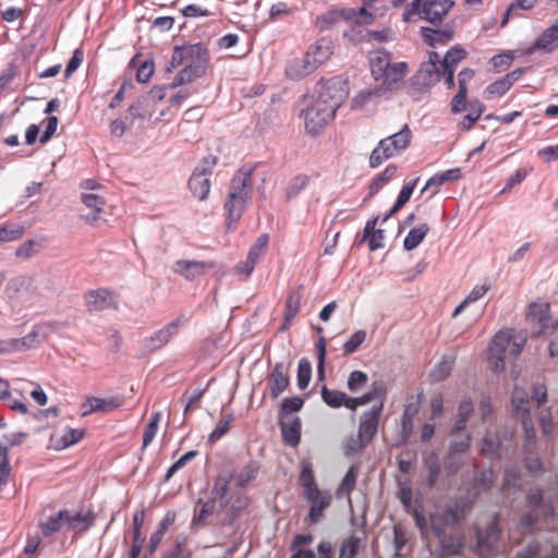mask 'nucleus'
<instances>
[{"label": "nucleus", "instance_id": "09e8293b", "mask_svg": "<svg viewBox=\"0 0 558 558\" xmlns=\"http://www.w3.org/2000/svg\"><path fill=\"white\" fill-rule=\"evenodd\" d=\"M311 377H312V364L307 359L303 357L299 361V366H298L296 383H298L299 389H301V390L306 389L310 384Z\"/></svg>", "mask_w": 558, "mask_h": 558}, {"label": "nucleus", "instance_id": "f03ea898", "mask_svg": "<svg viewBox=\"0 0 558 558\" xmlns=\"http://www.w3.org/2000/svg\"><path fill=\"white\" fill-rule=\"evenodd\" d=\"M253 171L254 167H243L236 171L231 180L228 199L225 203L229 230L241 219L251 198Z\"/></svg>", "mask_w": 558, "mask_h": 558}, {"label": "nucleus", "instance_id": "603ef678", "mask_svg": "<svg viewBox=\"0 0 558 558\" xmlns=\"http://www.w3.org/2000/svg\"><path fill=\"white\" fill-rule=\"evenodd\" d=\"M439 539L441 548L449 555H457L462 546V539L458 536L444 534L442 536H436Z\"/></svg>", "mask_w": 558, "mask_h": 558}, {"label": "nucleus", "instance_id": "72a5a7b5", "mask_svg": "<svg viewBox=\"0 0 558 558\" xmlns=\"http://www.w3.org/2000/svg\"><path fill=\"white\" fill-rule=\"evenodd\" d=\"M417 182L418 178L410 180L402 186L395 205L392 206L390 211L384 217V222L387 221L393 215H396L410 201Z\"/></svg>", "mask_w": 558, "mask_h": 558}, {"label": "nucleus", "instance_id": "6e6d98bb", "mask_svg": "<svg viewBox=\"0 0 558 558\" xmlns=\"http://www.w3.org/2000/svg\"><path fill=\"white\" fill-rule=\"evenodd\" d=\"M234 417L233 414H227L223 416L216 425L215 429L209 435V441L216 442L220 438H222L230 429V426L233 422Z\"/></svg>", "mask_w": 558, "mask_h": 558}, {"label": "nucleus", "instance_id": "a18cd8bd", "mask_svg": "<svg viewBox=\"0 0 558 558\" xmlns=\"http://www.w3.org/2000/svg\"><path fill=\"white\" fill-rule=\"evenodd\" d=\"M484 111V106L480 101L471 102L470 112L463 118L459 126L462 131H469L473 124L480 119Z\"/></svg>", "mask_w": 558, "mask_h": 558}, {"label": "nucleus", "instance_id": "ddd939ff", "mask_svg": "<svg viewBox=\"0 0 558 558\" xmlns=\"http://www.w3.org/2000/svg\"><path fill=\"white\" fill-rule=\"evenodd\" d=\"M512 341V330H500L495 335L492 340L488 359L493 363L495 372H501L505 369V357L508 348Z\"/></svg>", "mask_w": 558, "mask_h": 558}, {"label": "nucleus", "instance_id": "1a4fd4ad", "mask_svg": "<svg viewBox=\"0 0 558 558\" xmlns=\"http://www.w3.org/2000/svg\"><path fill=\"white\" fill-rule=\"evenodd\" d=\"M185 316L180 315L178 318L167 324L159 330L155 331L151 336L144 338L141 341V350L143 354L148 355L157 350H160L166 344L170 342V340L178 335L181 325L185 322Z\"/></svg>", "mask_w": 558, "mask_h": 558}, {"label": "nucleus", "instance_id": "a878e982", "mask_svg": "<svg viewBox=\"0 0 558 558\" xmlns=\"http://www.w3.org/2000/svg\"><path fill=\"white\" fill-rule=\"evenodd\" d=\"M318 65L314 63L313 58L306 52L301 59H294L287 68V74L291 78L304 77L313 73Z\"/></svg>", "mask_w": 558, "mask_h": 558}, {"label": "nucleus", "instance_id": "13d9d810", "mask_svg": "<svg viewBox=\"0 0 558 558\" xmlns=\"http://www.w3.org/2000/svg\"><path fill=\"white\" fill-rule=\"evenodd\" d=\"M361 539L356 536H350L344 539L341 548L339 558H354L359 551Z\"/></svg>", "mask_w": 558, "mask_h": 558}, {"label": "nucleus", "instance_id": "c756f323", "mask_svg": "<svg viewBox=\"0 0 558 558\" xmlns=\"http://www.w3.org/2000/svg\"><path fill=\"white\" fill-rule=\"evenodd\" d=\"M299 484L303 487V498H311L313 493L320 490L315 482L314 471L311 462H302Z\"/></svg>", "mask_w": 558, "mask_h": 558}, {"label": "nucleus", "instance_id": "bb28decb", "mask_svg": "<svg viewBox=\"0 0 558 558\" xmlns=\"http://www.w3.org/2000/svg\"><path fill=\"white\" fill-rule=\"evenodd\" d=\"M175 521V513L174 512H168L161 521L158 523L156 531L150 535L147 551L148 555H154L157 547L161 543L166 532L168 529L174 523Z\"/></svg>", "mask_w": 558, "mask_h": 558}, {"label": "nucleus", "instance_id": "dca6fc26", "mask_svg": "<svg viewBox=\"0 0 558 558\" xmlns=\"http://www.w3.org/2000/svg\"><path fill=\"white\" fill-rule=\"evenodd\" d=\"M270 397L277 399L290 385L289 369L283 363H276L268 376Z\"/></svg>", "mask_w": 558, "mask_h": 558}, {"label": "nucleus", "instance_id": "20e7f679", "mask_svg": "<svg viewBox=\"0 0 558 558\" xmlns=\"http://www.w3.org/2000/svg\"><path fill=\"white\" fill-rule=\"evenodd\" d=\"M411 140L412 132L409 125L404 124L399 132L379 141L371 154L369 166L377 168L385 160L399 155L410 146Z\"/></svg>", "mask_w": 558, "mask_h": 558}, {"label": "nucleus", "instance_id": "412c9836", "mask_svg": "<svg viewBox=\"0 0 558 558\" xmlns=\"http://www.w3.org/2000/svg\"><path fill=\"white\" fill-rule=\"evenodd\" d=\"M420 34L425 44L436 48L438 45H447L453 38L454 32L448 25L438 29L423 26L420 28Z\"/></svg>", "mask_w": 558, "mask_h": 558}, {"label": "nucleus", "instance_id": "2f4dec72", "mask_svg": "<svg viewBox=\"0 0 558 558\" xmlns=\"http://www.w3.org/2000/svg\"><path fill=\"white\" fill-rule=\"evenodd\" d=\"M185 51V56L187 58V64L192 65H202L203 71H205L206 64L208 62V50L207 48L201 44H194L183 47Z\"/></svg>", "mask_w": 558, "mask_h": 558}, {"label": "nucleus", "instance_id": "774afa93", "mask_svg": "<svg viewBox=\"0 0 558 558\" xmlns=\"http://www.w3.org/2000/svg\"><path fill=\"white\" fill-rule=\"evenodd\" d=\"M499 446L500 442L497 438L487 435L483 438L481 452L488 457L498 456Z\"/></svg>", "mask_w": 558, "mask_h": 558}, {"label": "nucleus", "instance_id": "39448f33", "mask_svg": "<svg viewBox=\"0 0 558 558\" xmlns=\"http://www.w3.org/2000/svg\"><path fill=\"white\" fill-rule=\"evenodd\" d=\"M471 505L466 501H457L453 506L437 508L429 514L432 531L435 536H442L447 529H457L470 511Z\"/></svg>", "mask_w": 558, "mask_h": 558}, {"label": "nucleus", "instance_id": "f3484780", "mask_svg": "<svg viewBox=\"0 0 558 558\" xmlns=\"http://www.w3.org/2000/svg\"><path fill=\"white\" fill-rule=\"evenodd\" d=\"M311 504L307 521L311 524L318 523L324 518V511L330 506L332 496L327 490H317L311 498H304Z\"/></svg>", "mask_w": 558, "mask_h": 558}, {"label": "nucleus", "instance_id": "5701e85b", "mask_svg": "<svg viewBox=\"0 0 558 558\" xmlns=\"http://www.w3.org/2000/svg\"><path fill=\"white\" fill-rule=\"evenodd\" d=\"M280 428L283 441L291 447H296L301 439V420L299 417H281Z\"/></svg>", "mask_w": 558, "mask_h": 558}, {"label": "nucleus", "instance_id": "cd10ccee", "mask_svg": "<svg viewBox=\"0 0 558 558\" xmlns=\"http://www.w3.org/2000/svg\"><path fill=\"white\" fill-rule=\"evenodd\" d=\"M378 217L366 222L361 242L367 241L372 252L384 246V230L376 229Z\"/></svg>", "mask_w": 558, "mask_h": 558}, {"label": "nucleus", "instance_id": "473e14b6", "mask_svg": "<svg viewBox=\"0 0 558 558\" xmlns=\"http://www.w3.org/2000/svg\"><path fill=\"white\" fill-rule=\"evenodd\" d=\"M307 52L313 58L314 63L319 66L332 54L331 41L327 38H322L312 45Z\"/></svg>", "mask_w": 558, "mask_h": 558}, {"label": "nucleus", "instance_id": "69168bd1", "mask_svg": "<svg viewBox=\"0 0 558 558\" xmlns=\"http://www.w3.org/2000/svg\"><path fill=\"white\" fill-rule=\"evenodd\" d=\"M24 229L20 226H4L0 228V242H11L22 238Z\"/></svg>", "mask_w": 558, "mask_h": 558}, {"label": "nucleus", "instance_id": "a211bd4d", "mask_svg": "<svg viewBox=\"0 0 558 558\" xmlns=\"http://www.w3.org/2000/svg\"><path fill=\"white\" fill-rule=\"evenodd\" d=\"M558 48V20L549 27H547L526 49V53L531 54L536 50H542L546 53L553 52Z\"/></svg>", "mask_w": 558, "mask_h": 558}, {"label": "nucleus", "instance_id": "4be33fe9", "mask_svg": "<svg viewBox=\"0 0 558 558\" xmlns=\"http://www.w3.org/2000/svg\"><path fill=\"white\" fill-rule=\"evenodd\" d=\"M124 399L122 396H114L110 398H87V405L89 409L83 411L82 416H87L95 412H111L122 407Z\"/></svg>", "mask_w": 558, "mask_h": 558}, {"label": "nucleus", "instance_id": "0e129e2a", "mask_svg": "<svg viewBox=\"0 0 558 558\" xmlns=\"http://www.w3.org/2000/svg\"><path fill=\"white\" fill-rule=\"evenodd\" d=\"M366 332L364 330L355 331L350 339L343 344L344 354L349 355L354 353L360 345L365 341Z\"/></svg>", "mask_w": 558, "mask_h": 558}, {"label": "nucleus", "instance_id": "f257e3e1", "mask_svg": "<svg viewBox=\"0 0 558 558\" xmlns=\"http://www.w3.org/2000/svg\"><path fill=\"white\" fill-rule=\"evenodd\" d=\"M348 95V84L342 78L332 77L323 82L317 97H313L303 111L306 131L313 135L319 133L333 119Z\"/></svg>", "mask_w": 558, "mask_h": 558}, {"label": "nucleus", "instance_id": "338daca9", "mask_svg": "<svg viewBox=\"0 0 558 558\" xmlns=\"http://www.w3.org/2000/svg\"><path fill=\"white\" fill-rule=\"evenodd\" d=\"M510 89L509 85L506 83L505 78H500L492 83L485 89V96L487 99H490L495 96H502Z\"/></svg>", "mask_w": 558, "mask_h": 558}, {"label": "nucleus", "instance_id": "9d476101", "mask_svg": "<svg viewBox=\"0 0 558 558\" xmlns=\"http://www.w3.org/2000/svg\"><path fill=\"white\" fill-rule=\"evenodd\" d=\"M530 400L527 393L518 387L514 388L512 395V407L515 415L521 420L522 427L525 433L524 447L529 449L535 444L536 435L530 414Z\"/></svg>", "mask_w": 558, "mask_h": 558}, {"label": "nucleus", "instance_id": "7c9ffc66", "mask_svg": "<svg viewBox=\"0 0 558 558\" xmlns=\"http://www.w3.org/2000/svg\"><path fill=\"white\" fill-rule=\"evenodd\" d=\"M230 481H231L230 474L218 475L215 481L213 490H211V493L214 495V499H218L221 508H227L230 502V497H229Z\"/></svg>", "mask_w": 558, "mask_h": 558}, {"label": "nucleus", "instance_id": "7ed1b4c3", "mask_svg": "<svg viewBox=\"0 0 558 558\" xmlns=\"http://www.w3.org/2000/svg\"><path fill=\"white\" fill-rule=\"evenodd\" d=\"M408 70L407 62H392L391 54L386 50H379L371 58L372 75L385 90L398 89Z\"/></svg>", "mask_w": 558, "mask_h": 558}, {"label": "nucleus", "instance_id": "37998d69", "mask_svg": "<svg viewBox=\"0 0 558 558\" xmlns=\"http://www.w3.org/2000/svg\"><path fill=\"white\" fill-rule=\"evenodd\" d=\"M259 471V465L255 461L248 462L236 475V485L241 488L245 487L251 481H253Z\"/></svg>", "mask_w": 558, "mask_h": 558}, {"label": "nucleus", "instance_id": "ea45409f", "mask_svg": "<svg viewBox=\"0 0 558 558\" xmlns=\"http://www.w3.org/2000/svg\"><path fill=\"white\" fill-rule=\"evenodd\" d=\"M68 518V510H60L57 514L51 515L46 522L40 524L41 532L45 536H51L61 529Z\"/></svg>", "mask_w": 558, "mask_h": 558}, {"label": "nucleus", "instance_id": "e2e57ef3", "mask_svg": "<svg viewBox=\"0 0 558 558\" xmlns=\"http://www.w3.org/2000/svg\"><path fill=\"white\" fill-rule=\"evenodd\" d=\"M197 456V451L191 450L183 454L179 460H177L167 471L165 476V482H168L175 472L180 469L184 468L190 461H192Z\"/></svg>", "mask_w": 558, "mask_h": 558}, {"label": "nucleus", "instance_id": "b1692460", "mask_svg": "<svg viewBox=\"0 0 558 558\" xmlns=\"http://www.w3.org/2000/svg\"><path fill=\"white\" fill-rule=\"evenodd\" d=\"M81 199L86 208L90 210L88 214L82 215V218L87 223L93 225L98 220L100 213H102L106 201L102 196L94 193H83Z\"/></svg>", "mask_w": 558, "mask_h": 558}, {"label": "nucleus", "instance_id": "5fc2aeb1", "mask_svg": "<svg viewBox=\"0 0 558 558\" xmlns=\"http://www.w3.org/2000/svg\"><path fill=\"white\" fill-rule=\"evenodd\" d=\"M452 366H453V361L451 360H442L440 361L430 372L429 374V377L432 379V381L434 383H438V381H441L444 379H446L451 371H452Z\"/></svg>", "mask_w": 558, "mask_h": 558}, {"label": "nucleus", "instance_id": "c9c22d12", "mask_svg": "<svg viewBox=\"0 0 558 558\" xmlns=\"http://www.w3.org/2000/svg\"><path fill=\"white\" fill-rule=\"evenodd\" d=\"M301 306V295L298 292H291L286 301V314L281 331H286L292 324L293 318L299 313Z\"/></svg>", "mask_w": 558, "mask_h": 558}, {"label": "nucleus", "instance_id": "79ce46f5", "mask_svg": "<svg viewBox=\"0 0 558 558\" xmlns=\"http://www.w3.org/2000/svg\"><path fill=\"white\" fill-rule=\"evenodd\" d=\"M465 57L466 51L463 48L459 46L451 47L441 61L442 70H456L457 64L465 59Z\"/></svg>", "mask_w": 558, "mask_h": 558}, {"label": "nucleus", "instance_id": "f8f14e48", "mask_svg": "<svg viewBox=\"0 0 558 558\" xmlns=\"http://www.w3.org/2000/svg\"><path fill=\"white\" fill-rule=\"evenodd\" d=\"M219 265L214 260H190L179 259L172 270L189 281H194L204 276L209 270H218Z\"/></svg>", "mask_w": 558, "mask_h": 558}, {"label": "nucleus", "instance_id": "0eeeda50", "mask_svg": "<svg viewBox=\"0 0 558 558\" xmlns=\"http://www.w3.org/2000/svg\"><path fill=\"white\" fill-rule=\"evenodd\" d=\"M526 502L531 511L522 515L519 527L522 532H532L535 522L541 515L545 518L553 517L554 508L550 502L544 501L541 489L531 490Z\"/></svg>", "mask_w": 558, "mask_h": 558}, {"label": "nucleus", "instance_id": "6e6552de", "mask_svg": "<svg viewBox=\"0 0 558 558\" xmlns=\"http://www.w3.org/2000/svg\"><path fill=\"white\" fill-rule=\"evenodd\" d=\"M527 319L535 325L533 329L535 337L553 336L558 331V318L551 319L548 303L533 302L529 307Z\"/></svg>", "mask_w": 558, "mask_h": 558}, {"label": "nucleus", "instance_id": "bf43d9fd", "mask_svg": "<svg viewBox=\"0 0 558 558\" xmlns=\"http://www.w3.org/2000/svg\"><path fill=\"white\" fill-rule=\"evenodd\" d=\"M426 466L428 469L427 485L434 487L438 481L440 473V464L435 453H432L426 460Z\"/></svg>", "mask_w": 558, "mask_h": 558}, {"label": "nucleus", "instance_id": "2eb2a0df", "mask_svg": "<svg viewBox=\"0 0 558 558\" xmlns=\"http://www.w3.org/2000/svg\"><path fill=\"white\" fill-rule=\"evenodd\" d=\"M383 407V402H380L378 405H374L369 411L364 412L361 416L357 436L361 437L367 445L377 434L378 422Z\"/></svg>", "mask_w": 558, "mask_h": 558}, {"label": "nucleus", "instance_id": "e433bc0d", "mask_svg": "<svg viewBox=\"0 0 558 558\" xmlns=\"http://www.w3.org/2000/svg\"><path fill=\"white\" fill-rule=\"evenodd\" d=\"M93 513L90 511L83 513L78 512L74 515H71L68 511V518H65V523L70 530L74 531H86L89 526L93 525Z\"/></svg>", "mask_w": 558, "mask_h": 558}, {"label": "nucleus", "instance_id": "aec40b11", "mask_svg": "<svg viewBox=\"0 0 558 558\" xmlns=\"http://www.w3.org/2000/svg\"><path fill=\"white\" fill-rule=\"evenodd\" d=\"M517 558H558V545L532 542L518 553Z\"/></svg>", "mask_w": 558, "mask_h": 558}, {"label": "nucleus", "instance_id": "c85d7f7f", "mask_svg": "<svg viewBox=\"0 0 558 558\" xmlns=\"http://www.w3.org/2000/svg\"><path fill=\"white\" fill-rule=\"evenodd\" d=\"M189 187L195 197H197L199 201H204L210 191L209 177H207L206 173L193 171L189 180Z\"/></svg>", "mask_w": 558, "mask_h": 558}, {"label": "nucleus", "instance_id": "864d4df0", "mask_svg": "<svg viewBox=\"0 0 558 558\" xmlns=\"http://www.w3.org/2000/svg\"><path fill=\"white\" fill-rule=\"evenodd\" d=\"M340 19V13L337 10H331L318 15L315 20L316 27L320 31L330 29Z\"/></svg>", "mask_w": 558, "mask_h": 558}, {"label": "nucleus", "instance_id": "f704fd0d", "mask_svg": "<svg viewBox=\"0 0 558 558\" xmlns=\"http://www.w3.org/2000/svg\"><path fill=\"white\" fill-rule=\"evenodd\" d=\"M204 72L205 71H203L202 65H192L189 63L175 75L170 87L175 88L184 84H189L193 82L195 78L202 76Z\"/></svg>", "mask_w": 558, "mask_h": 558}, {"label": "nucleus", "instance_id": "49530a36", "mask_svg": "<svg viewBox=\"0 0 558 558\" xmlns=\"http://www.w3.org/2000/svg\"><path fill=\"white\" fill-rule=\"evenodd\" d=\"M32 279L26 276H17L9 280L5 287V294L8 298L13 299L19 295V293L31 286Z\"/></svg>", "mask_w": 558, "mask_h": 558}, {"label": "nucleus", "instance_id": "680f3d73", "mask_svg": "<svg viewBox=\"0 0 558 558\" xmlns=\"http://www.w3.org/2000/svg\"><path fill=\"white\" fill-rule=\"evenodd\" d=\"M304 400L300 397L286 398L280 408L281 417L298 412L303 408Z\"/></svg>", "mask_w": 558, "mask_h": 558}, {"label": "nucleus", "instance_id": "423d86ee", "mask_svg": "<svg viewBox=\"0 0 558 558\" xmlns=\"http://www.w3.org/2000/svg\"><path fill=\"white\" fill-rule=\"evenodd\" d=\"M454 5L452 0H413L404 10L403 21L411 15L421 14L422 19L432 24H439Z\"/></svg>", "mask_w": 558, "mask_h": 558}, {"label": "nucleus", "instance_id": "393cba45", "mask_svg": "<svg viewBox=\"0 0 558 558\" xmlns=\"http://www.w3.org/2000/svg\"><path fill=\"white\" fill-rule=\"evenodd\" d=\"M50 329V325H37L33 330L22 338H15L17 352H23L35 348L44 339Z\"/></svg>", "mask_w": 558, "mask_h": 558}, {"label": "nucleus", "instance_id": "4d7b16f0", "mask_svg": "<svg viewBox=\"0 0 558 558\" xmlns=\"http://www.w3.org/2000/svg\"><path fill=\"white\" fill-rule=\"evenodd\" d=\"M269 242V235L264 233L257 238L254 244L251 246L247 257L257 263L259 257L264 254Z\"/></svg>", "mask_w": 558, "mask_h": 558}, {"label": "nucleus", "instance_id": "c03bdc74", "mask_svg": "<svg viewBox=\"0 0 558 558\" xmlns=\"http://www.w3.org/2000/svg\"><path fill=\"white\" fill-rule=\"evenodd\" d=\"M322 399L330 408L338 409L343 405L347 395L339 390L328 389L326 386L322 388Z\"/></svg>", "mask_w": 558, "mask_h": 558}, {"label": "nucleus", "instance_id": "052dcab7", "mask_svg": "<svg viewBox=\"0 0 558 558\" xmlns=\"http://www.w3.org/2000/svg\"><path fill=\"white\" fill-rule=\"evenodd\" d=\"M368 380V376L366 373L362 371H353L348 378V389L351 392H356L361 390Z\"/></svg>", "mask_w": 558, "mask_h": 558}, {"label": "nucleus", "instance_id": "4c0bfd02", "mask_svg": "<svg viewBox=\"0 0 558 558\" xmlns=\"http://www.w3.org/2000/svg\"><path fill=\"white\" fill-rule=\"evenodd\" d=\"M428 231L429 227L426 223L411 229L403 241L404 250L412 251L416 248L423 242Z\"/></svg>", "mask_w": 558, "mask_h": 558}, {"label": "nucleus", "instance_id": "8fccbe9b", "mask_svg": "<svg viewBox=\"0 0 558 558\" xmlns=\"http://www.w3.org/2000/svg\"><path fill=\"white\" fill-rule=\"evenodd\" d=\"M84 436L83 429H73L69 428L66 432L57 439L56 448L57 449H65L76 442H78Z\"/></svg>", "mask_w": 558, "mask_h": 558}, {"label": "nucleus", "instance_id": "a19ab883", "mask_svg": "<svg viewBox=\"0 0 558 558\" xmlns=\"http://www.w3.org/2000/svg\"><path fill=\"white\" fill-rule=\"evenodd\" d=\"M357 477V470L354 465H352L344 477L342 478L338 489L337 497L341 498L342 496H350L352 490L355 488Z\"/></svg>", "mask_w": 558, "mask_h": 558}, {"label": "nucleus", "instance_id": "9b49d317", "mask_svg": "<svg viewBox=\"0 0 558 558\" xmlns=\"http://www.w3.org/2000/svg\"><path fill=\"white\" fill-rule=\"evenodd\" d=\"M440 68L432 62H423L416 73L410 78L409 94L426 90L440 81Z\"/></svg>", "mask_w": 558, "mask_h": 558}, {"label": "nucleus", "instance_id": "de8ad7c7", "mask_svg": "<svg viewBox=\"0 0 558 558\" xmlns=\"http://www.w3.org/2000/svg\"><path fill=\"white\" fill-rule=\"evenodd\" d=\"M298 11H299V8L296 5H294V4L289 5L288 3L280 1V2L274 3L270 7L269 20L277 21L279 19H283L287 16L293 15Z\"/></svg>", "mask_w": 558, "mask_h": 558}, {"label": "nucleus", "instance_id": "6ab92c4d", "mask_svg": "<svg viewBox=\"0 0 558 558\" xmlns=\"http://www.w3.org/2000/svg\"><path fill=\"white\" fill-rule=\"evenodd\" d=\"M85 304L89 312H101L116 307V301L106 289L92 290L85 294Z\"/></svg>", "mask_w": 558, "mask_h": 558}, {"label": "nucleus", "instance_id": "4468645a", "mask_svg": "<svg viewBox=\"0 0 558 558\" xmlns=\"http://www.w3.org/2000/svg\"><path fill=\"white\" fill-rule=\"evenodd\" d=\"M500 529L495 520L490 521L485 533L478 532L476 549L480 556H494L499 551Z\"/></svg>", "mask_w": 558, "mask_h": 558}, {"label": "nucleus", "instance_id": "58836bf2", "mask_svg": "<svg viewBox=\"0 0 558 558\" xmlns=\"http://www.w3.org/2000/svg\"><path fill=\"white\" fill-rule=\"evenodd\" d=\"M461 171L459 168L450 169L441 173H437L429 178L422 190V193L428 190L429 187H439L447 182L456 181L460 178Z\"/></svg>", "mask_w": 558, "mask_h": 558}, {"label": "nucleus", "instance_id": "3c124183", "mask_svg": "<svg viewBox=\"0 0 558 558\" xmlns=\"http://www.w3.org/2000/svg\"><path fill=\"white\" fill-rule=\"evenodd\" d=\"M197 505H201V509L195 512L192 525H203L215 510V500L203 501L199 499Z\"/></svg>", "mask_w": 558, "mask_h": 558}]
</instances>
